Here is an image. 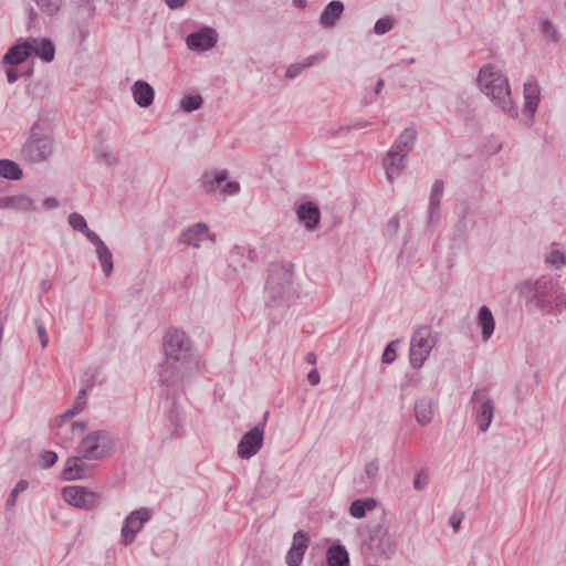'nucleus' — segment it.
<instances>
[{
    "instance_id": "obj_1",
    "label": "nucleus",
    "mask_w": 566,
    "mask_h": 566,
    "mask_svg": "<svg viewBox=\"0 0 566 566\" xmlns=\"http://www.w3.org/2000/svg\"><path fill=\"white\" fill-rule=\"evenodd\" d=\"M163 349L165 360L159 373V380L167 387L182 382L198 370V361L192 353V343L184 331L168 329L164 336Z\"/></svg>"
},
{
    "instance_id": "obj_2",
    "label": "nucleus",
    "mask_w": 566,
    "mask_h": 566,
    "mask_svg": "<svg viewBox=\"0 0 566 566\" xmlns=\"http://www.w3.org/2000/svg\"><path fill=\"white\" fill-rule=\"evenodd\" d=\"M476 83L492 103L511 118L518 116L517 107L511 97V86L506 76L494 65H484L476 77Z\"/></svg>"
},
{
    "instance_id": "obj_3",
    "label": "nucleus",
    "mask_w": 566,
    "mask_h": 566,
    "mask_svg": "<svg viewBox=\"0 0 566 566\" xmlns=\"http://www.w3.org/2000/svg\"><path fill=\"white\" fill-rule=\"evenodd\" d=\"M524 289L532 294L531 301L544 314L562 312L565 293L558 280L543 275L534 281H526Z\"/></svg>"
},
{
    "instance_id": "obj_4",
    "label": "nucleus",
    "mask_w": 566,
    "mask_h": 566,
    "mask_svg": "<svg viewBox=\"0 0 566 566\" xmlns=\"http://www.w3.org/2000/svg\"><path fill=\"white\" fill-rule=\"evenodd\" d=\"M265 293L270 306L287 307L295 294L293 269L291 265L273 263L269 269Z\"/></svg>"
},
{
    "instance_id": "obj_5",
    "label": "nucleus",
    "mask_w": 566,
    "mask_h": 566,
    "mask_svg": "<svg viewBox=\"0 0 566 566\" xmlns=\"http://www.w3.org/2000/svg\"><path fill=\"white\" fill-rule=\"evenodd\" d=\"M53 153L52 137L36 122L30 129V135L21 148L22 160L35 164L46 160Z\"/></svg>"
},
{
    "instance_id": "obj_6",
    "label": "nucleus",
    "mask_w": 566,
    "mask_h": 566,
    "mask_svg": "<svg viewBox=\"0 0 566 566\" xmlns=\"http://www.w3.org/2000/svg\"><path fill=\"white\" fill-rule=\"evenodd\" d=\"M113 448L114 442L111 433L106 430H96L81 440L77 452L85 460L98 461L109 455Z\"/></svg>"
},
{
    "instance_id": "obj_7",
    "label": "nucleus",
    "mask_w": 566,
    "mask_h": 566,
    "mask_svg": "<svg viewBox=\"0 0 566 566\" xmlns=\"http://www.w3.org/2000/svg\"><path fill=\"white\" fill-rule=\"evenodd\" d=\"M438 342V334L431 327L423 325L418 327L410 339L409 361L410 365L420 368Z\"/></svg>"
},
{
    "instance_id": "obj_8",
    "label": "nucleus",
    "mask_w": 566,
    "mask_h": 566,
    "mask_svg": "<svg viewBox=\"0 0 566 566\" xmlns=\"http://www.w3.org/2000/svg\"><path fill=\"white\" fill-rule=\"evenodd\" d=\"M32 55V46L28 39H19L15 44L10 46L2 57V64L6 65L7 80L10 84L14 83L21 76H30L33 72L29 67L25 72H19L17 66L22 64Z\"/></svg>"
},
{
    "instance_id": "obj_9",
    "label": "nucleus",
    "mask_w": 566,
    "mask_h": 566,
    "mask_svg": "<svg viewBox=\"0 0 566 566\" xmlns=\"http://www.w3.org/2000/svg\"><path fill=\"white\" fill-rule=\"evenodd\" d=\"M472 415L480 432H486L492 423L495 410L494 401L485 389H475L471 397Z\"/></svg>"
},
{
    "instance_id": "obj_10",
    "label": "nucleus",
    "mask_w": 566,
    "mask_h": 566,
    "mask_svg": "<svg viewBox=\"0 0 566 566\" xmlns=\"http://www.w3.org/2000/svg\"><path fill=\"white\" fill-rule=\"evenodd\" d=\"M64 501L80 510L93 511L99 505V495L82 485H70L62 489Z\"/></svg>"
},
{
    "instance_id": "obj_11",
    "label": "nucleus",
    "mask_w": 566,
    "mask_h": 566,
    "mask_svg": "<svg viewBox=\"0 0 566 566\" xmlns=\"http://www.w3.org/2000/svg\"><path fill=\"white\" fill-rule=\"evenodd\" d=\"M269 412L263 416L261 423L253 427L245 432L238 443V457L241 459H250L255 455L263 446L264 428L268 420Z\"/></svg>"
},
{
    "instance_id": "obj_12",
    "label": "nucleus",
    "mask_w": 566,
    "mask_h": 566,
    "mask_svg": "<svg viewBox=\"0 0 566 566\" xmlns=\"http://www.w3.org/2000/svg\"><path fill=\"white\" fill-rule=\"evenodd\" d=\"M153 516L151 510L140 507L133 511L124 521L120 537L124 545H129L134 542L136 535L142 531L145 523Z\"/></svg>"
},
{
    "instance_id": "obj_13",
    "label": "nucleus",
    "mask_w": 566,
    "mask_h": 566,
    "mask_svg": "<svg viewBox=\"0 0 566 566\" xmlns=\"http://www.w3.org/2000/svg\"><path fill=\"white\" fill-rule=\"evenodd\" d=\"M207 239L210 240L211 242H214L216 234L210 233L207 223L197 222L185 228L180 232L178 242L181 244L192 247L195 249H199L201 247V243Z\"/></svg>"
},
{
    "instance_id": "obj_14",
    "label": "nucleus",
    "mask_w": 566,
    "mask_h": 566,
    "mask_svg": "<svg viewBox=\"0 0 566 566\" xmlns=\"http://www.w3.org/2000/svg\"><path fill=\"white\" fill-rule=\"evenodd\" d=\"M82 455L71 457L66 460L61 478L64 481L85 480L93 475V467L84 462Z\"/></svg>"
},
{
    "instance_id": "obj_15",
    "label": "nucleus",
    "mask_w": 566,
    "mask_h": 566,
    "mask_svg": "<svg viewBox=\"0 0 566 566\" xmlns=\"http://www.w3.org/2000/svg\"><path fill=\"white\" fill-rule=\"evenodd\" d=\"M368 547L374 555L387 556L394 552L392 539L381 526H377L370 532Z\"/></svg>"
},
{
    "instance_id": "obj_16",
    "label": "nucleus",
    "mask_w": 566,
    "mask_h": 566,
    "mask_svg": "<svg viewBox=\"0 0 566 566\" xmlns=\"http://www.w3.org/2000/svg\"><path fill=\"white\" fill-rule=\"evenodd\" d=\"M217 43V34L213 29L205 28L200 31L192 32L186 38L187 46L197 52L207 51Z\"/></svg>"
},
{
    "instance_id": "obj_17",
    "label": "nucleus",
    "mask_w": 566,
    "mask_h": 566,
    "mask_svg": "<svg viewBox=\"0 0 566 566\" xmlns=\"http://www.w3.org/2000/svg\"><path fill=\"white\" fill-rule=\"evenodd\" d=\"M407 154L400 153L392 148H389L384 159V168L386 171V178L391 184L395 178L399 177L405 169V158Z\"/></svg>"
},
{
    "instance_id": "obj_18",
    "label": "nucleus",
    "mask_w": 566,
    "mask_h": 566,
    "mask_svg": "<svg viewBox=\"0 0 566 566\" xmlns=\"http://www.w3.org/2000/svg\"><path fill=\"white\" fill-rule=\"evenodd\" d=\"M307 546V535L302 531L296 532L293 537L292 547L290 548L285 557L286 564L289 566H300Z\"/></svg>"
},
{
    "instance_id": "obj_19",
    "label": "nucleus",
    "mask_w": 566,
    "mask_h": 566,
    "mask_svg": "<svg viewBox=\"0 0 566 566\" xmlns=\"http://www.w3.org/2000/svg\"><path fill=\"white\" fill-rule=\"evenodd\" d=\"M3 209H13L21 212H35L39 207L33 198L24 193L2 197Z\"/></svg>"
},
{
    "instance_id": "obj_20",
    "label": "nucleus",
    "mask_w": 566,
    "mask_h": 566,
    "mask_svg": "<svg viewBox=\"0 0 566 566\" xmlns=\"http://www.w3.org/2000/svg\"><path fill=\"white\" fill-rule=\"evenodd\" d=\"M87 240L95 245L102 270L106 276H109L113 271V256L109 249L96 233H87Z\"/></svg>"
},
{
    "instance_id": "obj_21",
    "label": "nucleus",
    "mask_w": 566,
    "mask_h": 566,
    "mask_svg": "<svg viewBox=\"0 0 566 566\" xmlns=\"http://www.w3.org/2000/svg\"><path fill=\"white\" fill-rule=\"evenodd\" d=\"M135 103L140 107H149L154 103L155 91L151 85L143 80L136 81L132 86Z\"/></svg>"
},
{
    "instance_id": "obj_22",
    "label": "nucleus",
    "mask_w": 566,
    "mask_h": 566,
    "mask_svg": "<svg viewBox=\"0 0 566 566\" xmlns=\"http://www.w3.org/2000/svg\"><path fill=\"white\" fill-rule=\"evenodd\" d=\"M524 108L523 112L533 118L539 104V86L536 82L524 83Z\"/></svg>"
},
{
    "instance_id": "obj_23",
    "label": "nucleus",
    "mask_w": 566,
    "mask_h": 566,
    "mask_svg": "<svg viewBox=\"0 0 566 566\" xmlns=\"http://www.w3.org/2000/svg\"><path fill=\"white\" fill-rule=\"evenodd\" d=\"M345 10L344 3L337 0L331 1L319 15V23L325 29L336 25Z\"/></svg>"
},
{
    "instance_id": "obj_24",
    "label": "nucleus",
    "mask_w": 566,
    "mask_h": 566,
    "mask_svg": "<svg viewBox=\"0 0 566 566\" xmlns=\"http://www.w3.org/2000/svg\"><path fill=\"white\" fill-rule=\"evenodd\" d=\"M29 44L32 46V55L40 57L42 61L52 62L55 55V46L50 39L29 38Z\"/></svg>"
},
{
    "instance_id": "obj_25",
    "label": "nucleus",
    "mask_w": 566,
    "mask_h": 566,
    "mask_svg": "<svg viewBox=\"0 0 566 566\" xmlns=\"http://www.w3.org/2000/svg\"><path fill=\"white\" fill-rule=\"evenodd\" d=\"M444 184L441 179H438L433 182L430 198H429V208H428V222L432 224L439 219V208L440 202L443 196Z\"/></svg>"
},
{
    "instance_id": "obj_26",
    "label": "nucleus",
    "mask_w": 566,
    "mask_h": 566,
    "mask_svg": "<svg viewBox=\"0 0 566 566\" xmlns=\"http://www.w3.org/2000/svg\"><path fill=\"white\" fill-rule=\"evenodd\" d=\"M416 421L420 426L429 424L433 419V402L428 397H422L416 400L413 407Z\"/></svg>"
},
{
    "instance_id": "obj_27",
    "label": "nucleus",
    "mask_w": 566,
    "mask_h": 566,
    "mask_svg": "<svg viewBox=\"0 0 566 566\" xmlns=\"http://www.w3.org/2000/svg\"><path fill=\"white\" fill-rule=\"evenodd\" d=\"M228 179L226 170L207 171L201 177V187L207 193L220 191L222 184Z\"/></svg>"
},
{
    "instance_id": "obj_28",
    "label": "nucleus",
    "mask_w": 566,
    "mask_h": 566,
    "mask_svg": "<svg viewBox=\"0 0 566 566\" xmlns=\"http://www.w3.org/2000/svg\"><path fill=\"white\" fill-rule=\"evenodd\" d=\"M87 388H83L78 391L72 408L66 410L59 419L55 420L53 427L59 429L63 428L66 421H70L74 416L82 411L86 405Z\"/></svg>"
},
{
    "instance_id": "obj_29",
    "label": "nucleus",
    "mask_w": 566,
    "mask_h": 566,
    "mask_svg": "<svg viewBox=\"0 0 566 566\" xmlns=\"http://www.w3.org/2000/svg\"><path fill=\"white\" fill-rule=\"evenodd\" d=\"M297 217L308 230H313L319 222L321 213L314 203L306 202L298 207Z\"/></svg>"
},
{
    "instance_id": "obj_30",
    "label": "nucleus",
    "mask_w": 566,
    "mask_h": 566,
    "mask_svg": "<svg viewBox=\"0 0 566 566\" xmlns=\"http://www.w3.org/2000/svg\"><path fill=\"white\" fill-rule=\"evenodd\" d=\"M478 325L481 328L483 340H489L494 333L495 321L491 310L485 305L479 308Z\"/></svg>"
},
{
    "instance_id": "obj_31",
    "label": "nucleus",
    "mask_w": 566,
    "mask_h": 566,
    "mask_svg": "<svg viewBox=\"0 0 566 566\" xmlns=\"http://www.w3.org/2000/svg\"><path fill=\"white\" fill-rule=\"evenodd\" d=\"M327 566H349V555L340 544H333L326 552Z\"/></svg>"
},
{
    "instance_id": "obj_32",
    "label": "nucleus",
    "mask_w": 566,
    "mask_h": 566,
    "mask_svg": "<svg viewBox=\"0 0 566 566\" xmlns=\"http://www.w3.org/2000/svg\"><path fill=\"white\" fill-rule=\"evenodd\" d=\"M417 132L412 127L406 128L390 148L403 154H409L416 144Z\"/></svg>"
},
{
    "instance_id": "obj_33",
    "label": "nucleus",
    "mask_w": 566,
    "mask_h": 566,
    "mask_svg": "<svg viewBox=\"0 0 566 566\" xmlns=\"http://www.w3.org/2000/svg\"><path fill=\"white\" fill-rule=\"evenodd\" d=\"M377 502L375 499H359L352 502L349 512L355 518H361L366 515L367 511H371L376 507Z\"/></svg>"
},
{
    "instance_id": "obj_34",
    "label": "nucleus",
    "mask_w": 566,
    "mask_h": 566,
    "mask_svg": "<svg viewBox=\"0 0 566 566\" xmlns=\"http://www.w3.org/2000/svg\"><path fill=\"white\" fill-rule=\"evenodd\" d=\"M0 176L10 180H19L22 177V170L14 161L0 159Z\"/></svg>"
},
{
    "instance_id": "obj_35",
    "label": "nucleus",
    "mask_w": 566,
    "mask_h": 566,
    "mask_svg": "<svg viewBox=\"0 0 566 566\" xmlns=\"http://www.w3.org/2000/svg\"><path fill=\"white\" fill-rule=\"evenodd\" d=\"M539 31L546 41L557 43L560 39L556 25L549 19H541Z\"/></svg>"
},
{
    "instance_id": "obj_36",
    "label": "nucleus",
    "mask_w": 566,
    "mask_h": 566,
    "mask_svg": "<svg viewBox=\"0 0 566 566\" xmlns=\"http://www.w3.org/2000/svg\"><path fill=\"white\" fill-rule=\"evenodd\" d=\"M40 11L49 17L55 15L62 7L63 0H33Z\"/></svg>"
},
{
    "instance_id": "obj_37",
    "label": "nucleus",
    "mask_w": 566,
    "mask_h": 566,
    "mask_svg": "<svg viewBox=\"0 0 566 566\" xmlns=\"http://www.w3.org/2000/svg\"><path fill=\"white\" fill-rule=\"evenodd\" d=\"M67 220L73 230L82 232L86 238L87 233H95L88 229L85 218L77 212L70 213Z\"/></svg>"
},
{
    "instance_id": "obj_38",
    "label": "nucleus",
    "mask_w": 566,
    "mask_h": 566,
    "mask_svg": "<svg viewBox=\"0 0 566 566\" xmlns=\"http://www.w3.org/2000/svg\"><path fill=\"white\" fill-rule=\"evenodd\" d=\"M203 99L201 95H186L180 101V107L182 111L190 113L201 107Z\"/></svg>"
},
{
    "instance_id": "obj_39",
    "label": "nucleus",
    "mask_w": 566,
    "mask_h": 566,
    "mask_svg": "<svg viewBox=\"0 0 566 566\" xmlns=\"http://www.w3.org/2000/svg\"><path fill=\"white\" fill-rule=\"evenodd\" d=\"M545 262L549 266L558 270L566 264V256L562 251L553 249L545 255Z\"/></svg>"
},
{
    "instance_id": "obj_40",
    "label": "nucleus",
    "mask_w": 566,
    "mask_h": 566,
    "mask_svg": "<svg viewBox=\"0 0 566 566\" xmlns=\"http://www.w3.org/2000/svg\"><path fill=\"white\" fill-rule=\"evenodd\" d=\"M371 123L370 122H367V120H356L354 122L353 124L350 125H344V126H340L338 129H329L327 130V135L329 137H335L339 134H347L349 133L352 129H360V128H365V127H368L370 126Z\"/></svg>"
},
{
    "instance_id": "obj_41",
    "label": "nucleus",
    "mask_w": 566,
    "mask_h": 566,
    "mask_svg": "<svg viewBox=\"0 0 566 566\" xmlns=\"http://www.w3.org/2000/svg\"><path fill=\"white\" fill-rule=\"evenodd\" d=\"M28 485H29V483L25 480H20L15 484V486L12 489V491L10 492V494L7 499V503H6L7 510H11L14 507V505L17 503L18 495L21 492H23L24 490H27Z\"/></svg>"
},
{
    "instance_id": "obj_42",
    "label": "nucleus",
    "mask_w": 566,
    "mask_h": 566,
    "mask_svg": "<svg viewBox=\"0 0 566 566\" xmlns=\"http://www.w3.org/2000/svg\"><path fill=\"white\" fill-rule=\"evenodd\" d=\"M394 27V19L390 17L381 18L376 21L374 31L376 34H385L390 31Z\"/></svg>"
},
{
    "instance_id": "obj_43",
    "label": "nucleus",
    "mask_w": 566,
    "mask_h": 566,
    "mask_svg": "<svg viewBox=\"0 0 566 566\" xmlns=\"http://www.w3.org/2000/svg\"><path fill=\"white\" fill-rule=\"evenodd\" d=\"M399 226H400L399 216L398 214L392 216L385 227V230H384L385 235L388 238H394L399 230Z\"/></svg>"
},
{
    "instance_id": "obj_44",
    "label": "nucleus",
    "mask_w": 566,
    "mask_h": 566,
    "mask_svg": "<svg viewBox=\"0 0 566 566\" xmlns=\"http://www.w3.org/2000/svg\"><path fill=\"white\" fill-rule=\"evenodd\" d=\"M57 461V454L54 451H43L40 454V467L49 469Z\"/></svg>"
},
{
    "instance_id": "obj_45",
    "label": "nucleus",
    "mask_w": 566,
    "mask_h": 566,
    "mask_svg": "<svg viewBox=\"0 0 566 566\" xmlns=\"http://www.w3.org/2000/svg\"><path fill=\"white\" fill-rule=\"evenodd\" d=\"M34 325H35V328H36V332H38V335L40 338L41 346H42V348H45L49 344V336L46 333L45 325H44L43 321L40 318L34 319Z\"/></svg>"
},
{
    "instance_id": "obj_46",
    "label": "nucleus",
    "mask_w": 566,
    "mask_h": 566,
    "mask_svg": "<svg viewBox=\"0 0 566 566\" xmlns=\"http://www.w3.org/2000/svg\"><path fill=\"white\" fill-rule=\"evenodd\" d=\"M429 483V475L426 470H420L413 479V488L417 491H422Z\"/></svg>"
},
{
    "instance_id": "obj_47",
    "label": "nucleus",
    "mask_w": 566,
    "mask_h": 566,
    "mask_svg": "<svg viewBox=\"0 0 566 566\" xmlns=\"http://www.w3.org/2000/svg\"><path fill=\"white\" fill-rule=\"evenodd\" d=\"M364 471L368 480H375L379 472L378 460H371L367 462Z\"/></svg>"
},
{
    "instance_id": "obj_48",
    "label": "nucleus",
    "mask_w": 566,
    "mask_h": 566,
    "mask_svg": "<svg viewBox=\"0 0 566 566\" xmlns=\"http://www.w3.org/2000/svg\"><path fill=\"white\" fill-rule=\"evenodd\" d=\"M240 190V185L237 181H228L223 182L220 189V193L223 196H233L237 195Z\"/></svg>"
},
{
    "instance_id": "obj_49",
    "label": "nucleus",
    "mask_w": 566,
    "mask_h": 566,
    "mask_svg": "<svg viewBox=\"0 0 566 566\" xmlns=\"http://www.w3.org/2000/svg\"><path fill=\"white\" fill-rule=\"evenodd\" d=\"M395 345H396V342H390L386 346V348L384 350V354H382V357H381L382 363L391 364L396 359L397 354H396Z\"/></svg>"
},
{
    "instance_id": "obj_50",
    "label": "nucleus",
    "mask_w": 566,
    "mask_h": 566,
    "mask_svg": "<svg viewBox=\"0 0 566 566\" xmlns=\"http://www.w3.org/2000/svg\"><path fill=\"white\" fill-rule=\"evenodd\" d=\"M97 160L106 165H115L117 163L116 157L107 149H101L96 153Z\"/></svg>"
},
{
    "instance_id": "obj_51",
    "label": "nucleus",
    "mask_w": 566,
    "mask_h": 566,
    "mask_svg": "<svg viewBox=\"0 0 566 566\" xmlns=\"http://www.w3.org/2000/svg\"><path fill=\"white\" fill-rule=\"evenodd\" d=\"M303 71H304V69L301 63H293V64L289 65V67L286 69L285 76L289 80H294Z\"/></svg>"
},
{
    "instance_id": "obj_52",
    "label": "nucleus",
    "mask_w": 566,
    "mask_h": 566,
    "mask_svg": "<svg viewBox=\"0 0 566 566\" xmlns=\"http://www.w3.org/2000/svg\"><path fill=\"white\" fill-rule=\"evenodd\" d=\"M325 56L326 55L324 53L313 54V55L305 57L301 64H302L303 69L305 70V69H308L312 65H314L316 62L324 60Z\"/></svg>"
},
{
    "instance_id": "obj_53",
    "label": "nucleus",
    "mask_w": 566,
    "mask_h": 566,
    "mask_svg": "<svg viewBox=\"0 0 566 566\" xmlns=\"http://www.w3.org/2000/svg\"><path fill=\"white\" fill-rule=\"evenodd\" d=\"M464 514L463 513H454L449 518V524L453 528L454 532H457L461 525V522L463 520Z\"/></svg>"
},
{
    "instance_id": "obj_54",
    "label": "nucleus",
    "mask_w": 566,
    "mask_h": 566,
    "mask_svg": "<svg viewBox=\"0 0 566 566\" xmlns=\"http://www.w3.org/2000/svg\"><path fill=\"white\" fill-rule=\"evenodd\" d=\"M168 417L171 423H174L175 426H179L181 421V416L175 402H172V409L170 410Z\"/></svg>"
},
{
    "instance_id": "obj_55",
    "label": "nucleus",
    "mask_w": 566,
    "mask_h": 566,
    "mask_svg": "<svg viewBox=\"0 0 566 566\" xmlns=\"http://www.w3.org/2000/svg\"><path fill=\"white\" fill-rule=\"evenodd\" d=\"M60 206L59 200L53 197H48L43 200L42 208L44 210L56 209Z\"/></svg>"
},
{
    "instance_id": "obj_56",
    "label": "nucleus",
    "mask_w": 566,
    "mask_h": 566,
    "mask_svg": "<svg viewBox=\"0 0 566 566\" xmlns=\"http://www.w3.org/2000/svg\"><path fill=\"white\" fill-rule=\"evenodd\" d=\"M167 7L171 10H177L182 8L188 0H164Z\"/></svg>"
},
{
    "instance_id": "obj_57",
    "label": "nucleus",
    "mask_w": 566,
    "mask_h": 566,
    "mask_svg": "<svg viewBox=\"0 0 566 566\" xmlns=\"http://www.w3.org/2000/svg\"><path fill=\"white\" fill-rule=\"evenodd\" d=\"M307 380L311 385L313 386H316L319 380H321V377H319V374L316 369H312L308 374H307Z\"/></svg>"
},
{
    "instance_id": "obj_58",
    "label": "nucleus",
    "mask_w": 566,
    "mask_h": 566,
    "mask_svg": "<svg viewBox=\"0 0 566 566\" xmlns=\"http://www.w3.org/2000/svg\"><path fill=\"white\" fill-rule=\"evenodd\" d=\"M85 428H86V423H85V422H82V421L73 422V423H71V427H70V429H71L72 431H76V430H78V431H81V432H82V431H84V430H85Z\"/></svg>"
},
{
    "instance_id": "obj_59",
    "label": "nucleus",
    "mask_w": 566,
    "mask_h": 566,
    "mask_svg": "<svg viewBox=\"0 0 566 566\" xmlns=\"http://www.w3.org/2000/svg\"><path fill=\"white\" fill-rule=\"evenodd\" d=\"M384 85H385L384 80L379 78L374 88L375 94H380L384 88Z\"/></svg>"
},
{
    "instance_id": "obj_60",
    "label": "nucleus",
    "mask_w": 566,
    "mask_h": 566,
    "mask_svg": "<svg viewBox=\"0 0 566 566\" xmlns=\"http://www.w3.org/2000/svg\"><path fill=\"white\" fill-rule=\"evenodd\" d=\"M293 4L298 8H304L306 6V0H293Z\"/></svg>"
},
{
    "instance_id": "obj_61",
    "label": "nucleus",
    "mask_w": 566,
    "mask_h": 566,
    "mask_svg": "<svg viewBox=\"0 0 566 566\" xmlns=\"http://www.w3.org/2000/svg\"><path fill=\"white\" fill-rule=\"evenodd\" d=\"M307 361H308V363H314V361H315V355H314L313 353H310V354L307 355Z\"/></svg>"
},
{
    "instance_id": "obj_62",
    "label": "nucleus",
    "mask_w": 566,
    "mask_h": 566,
    "mask_svg": "<svg viewBox=\"0 0 566 566\" xmlns=\"http://www.w3.org/2000/svg\"><path fill=\"white\" fill-rule=\"evenodd\" d=\"M240 250H241V249H240V247L235 245V247L232 249V251H231V255H233V254H239V253H240Z\"/></svg>"
},
{
    "instance_id": "obj_63",
    "label": "nucleus",
    "mask_w": 566,
    "mask_h": 566,
    "mask_svg": "<svg viewBox=\"0 0 566 566\" xmlns=\"http://www.w3.org/2000/svg\"><path fill=\"white\" fill-rule=\"evenodd\" d=\"M42 289L46 291L49 289L48 282H42Z\"/></svg>"
},
{
    "instance_id": "obj_64",
    "label": "nucleus",
    "mask_w": 566,
    "mask_h": 566,
    "mask_svg": "<svg viewBox=\"0 0 566 566\" xmlns=\"http://www.w3.org/2000/svg\"><path fill=\"white\" fill-rule=\"evenodd\" d=\"M563 307H565V308H566V301H565V302L563 301Z\"/></svg>"
}]
</instances>
